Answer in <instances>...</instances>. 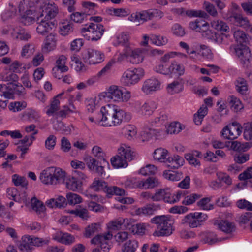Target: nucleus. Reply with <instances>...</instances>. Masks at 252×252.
I'll list each match as a JSON object with an SVG mask.
<instances>
[{"label": "nucleus", "mask_w": 252, "mask_h": 252, "mask_svg": "<svg viewBox=\"0 0 252 252\" xmlns=\"http://www.w3.org/2000/svg\"><path fill=\"white\" fill-rule=\"evenodd\" d=\"M59 32L60 35L65 36L73 32V25L70 22L65 20L59 23Z\"/></svg>", "instance_id": "nucleus-43"}, {"label": "nucleus", "mask_w": 252, "mask_h": 252, "mask_svg": "<svg viewBox=\"0 0 252 252\" xmlns=\"http://www.w3.org/2000/svg\"><path fill=\"white\" fill-rule=\"evenodd\" d=\"M0 80L13 84L18 82L19 77L16 73H14L9 67H5L0 73Z\"/></svg>", "instance_id": "nucleus-34"}, {"label": "nucleus", "mask_w": 252, "mask_h": 252, "mask_svg": "<svg viewBox=\"0 0 252 252\" xmlns=\"http://www.w3.org/2000/svg\"><path fill=\"white\" fill-rule=\"evenodd\" d=\"M53 166L44 169L40 174L39 180L47 186H53Z\"/></svg>", "instance_id": "nucleus-27"}, {"label": "nucleus", "mask_w": 252, "mask_h": 252, "mask_svg": "<svg viewBox=\"0 0 252 252\" xmlns=\"http://www.w3.org/2000/svg\"><path fill=\"white\" fill-rule=\"evenodd\" d=\"M159 183L158 180L154 177L141 180V189H152L158 186Z\"/></svg>", "instance_id": "nucleus-62"}, {"label": "nucleus", "mask_w": 252, "mask_h": 252, "mask_svg": "<svg viewBox=\"0 0 252 252\" xmlns=\"http://www.w3.org/2000/svg\"><path fill=\"white\" fill-rule=\"evenodd\" d=\"M185 163L184 158L176 154L168 157L165 164L172 169H178L182 166Z\"/></svg>", "instance_id": "nucleus-28"}, {"label": "nucleus", "mask_w": 252, "mask_h": 252, "mask_svg": "<svg viewBox=\"0 0 252 252\" xmlns=\"http://www.w3.org/2000/svg\"><path fill=\"white\" fill-rule=\"evenodd\" d=\"M227 147L230 150L245 152L252 147V142L241 143L238 141H233L228 142Z\"/></svg>", "instance_id": "nucleus-21"}, {"label": "nucleus", "mask_w": 252, "mask_h": 252, "mask_svg": "<svg viewBox=\"0 0 252 252\" xmlns=\"http://www.w3.org/2000/svg\"><path fill=\"white\" fill-rule=\"evenodd\" d=\"M180 59H186L187 56L186 54L179 52L171 51L166 53L160 58V61L163 62L168 63L169 61L175 58Z\"/></svg>", "instance_id": "nucleus-51"}, {"label": "nucleus", "mask_w": 252, "mask_h": 252, "mask_svg": "<svg viewBox=\"0 0 252 252\" xmlns=\"http://www.w3.org/2000/svg\"><path fill=\"white\" fill-rule=\"evenodd\" d=\"M7 90L5 84H0V91L2 92V94H0V107L3 109L7 107L8 99H13V92Z\"/></svg>", "instance_id": "nucleus-26"}, {"label": "nucleus", "mask_w": 252, "mask_h": 252, "mask_svg": "<svg viewBox=\"0 0 252 252\" xmlns=\"http://www.w3.org/2000/svg\"><path fill=\"white\" fill-rule=\"evenodd\" d=\"M236 56L244 67L248 68L250 66L251 53L246 45H236L235 48Z\"/></svg>", "instance_id": "nucleus-16"}, {"label": "nucleus", "mask_w": 252, "mask_h": 252, "mask_svg": "<svg viewBox=\"0 0 252 252\" xmlns=\"http://www.w3.org/2000/svg\"><path fill=\"white\" fill-rule=\"evenodd\" d=\"M113 235L110 232L103 234L97 235L91 241L92 244L99 245L102 252H109L110 249V241L112 239ZM92 252H101L99 249L95 248Z\"/></svg>", "instance_id": "nucleus-13"}, {"label": "nucleus", "mask_w": 252, "mask_h": 252, "mask_svg": "<svg viewBox=\"0 0 252 252\" xmlns=\"http://www.w3.org/2000/svg\"><path fill=\"white\" fill-rule=\"evenodd\" d=\"M77 112V110L74 103L68 102V105H64L63 108L59 111L58 115L62 117H65L68 114Z\"/></svg>", "instance_id": "nucleus-56"}, {"label": "nucleus", "mask_w": 252, "mask_h": 252, "mask_svg": "<svg viewBox=\"0 0 252 252\" xmlns=\"http://www.w3.org/2000/svg\"><path fill=\"white\" fill-rule=\"evenodd\" d=\"M227 19L234 25L241 27L246 31L252 33V24L247 17H244L241 14H235L231 16H228Z\"/></svg>", "instance_id": "nucleus-17"}, {"label": "nucleus", "mask_w": 252, "mask_h": 252, "mask_svg": "<svg viewBox=\"0 0 252 252\" xmlns=\"http://www.w3.org/2000/svg\"><path fill=\"white\" fill-rule=\"evenodd\" d=\"M38 11L36 32L39 35H45L56 27L52 20L59 14V8L54 2L44 0L39 2Z\"/></svg>", "instance_id": "nucleus-1"}, {"label": "nucleus", "mask_w": 252, "mask_h": 252, "mask_svg": "<svg viewBox=\"0 0 252 252\" xmlns=\"http://www.w3.org/2000/svg\"><path fill=\"white\" fill-rule=\"evenodd\" d=\"M185 128V126L178 122L174 121L166 126V132L168 134H177Z\"/></svg>", "instance_id": "nucleus-48"}, {"label": "nucleus", "mask_w": 252, "mask_h": 252, "mask_svg": "<svg viewBox=\"0 0 252 252\" xmlns=\"http://www.w3.org/2000/svg\"><path fill=\"white\" fill-rule=\"evenodd\" d=\"M7 91H12L13 94H16L18 95H24L26 91L24 87L19 83L14 82L7 87Z\"/></svg>", "instance_id": "nucleus-61"}, {"label": "nucleus", "mask_w": 252, "mask_h": 252, "mask_svg": "<svg viewBox=\"0 0 252 252\" xmlns=\"http://www.w3.org/2000/svg\"><path fill=\"white\" fill-rule=\"evenodd\" d=\"M128 160L117 154L111 159V162L115 168H126L128 166Z\"/></svg>", "instance_id": "nucleus-49"}, {"label": "nucleus", "mask_w": 252, "mask_h": 252, "mask_svg": "<svg viewBox=\"0 0 252 252\" xmlns=\"http://www.w3.org/2000/svg\"><path fill=\"white\" fill-rule=\"evenodd\" d=\"M137 132V127L132 124H126L121 129L122 135L129 141H133L136 138Z\"/></svg>", "instance_id": "nucleus-23"}, {"label": "nucleus", "mask_w": 252, "mask_h": 252, "mask_svg": "<svg viewBox=\"0 0 252 252\" xmlns=\"http://www.w3.org/2000/svg\"><path fill=\"white\" fill-rule=\"evenodd\" d=\"M166 89L169 94H173L181 92L183 90V85L181 82L175 81L169 84Z\"/></svg>", "instance_id": "nucleus-57"}, {"label": "nucleus", "mask_w": 252, "mask_h": 252, "mask_svg": "<svg viewBox=\"0 0 252 252\" xmlns=\"http://www.w3.org/2000/svg\"><path fill=\"white\" fill-rule=\"evenodd\" d=\"M145 75V70L142 67L129 68L122 73L120 82L125 87H131L138 84Z\"/></svg>", "instance_id": "nucleus-8"}, {"label": "nucleus", "mask_w": 252, "mask_h": 252, "mask_svg": "<svg viewBox=\"0 0 252 252\" xmlns=\"http://www.w3.org/2000/svg\"><path fill=\"white\" fill-rule=\"evenodd\" d=\"M163 87L161 80L155 77H151L143 82L141 90L144 94H150L161 90Z\"/></svg>", "instance_id": "nucleus-14"}, {"label": "nucleus", "mask_w": 252, "mask_h": 252, "mask_svg": "<svg viewBox=\"0 0 252 252\" xmlns=\"http://www.w3.org/2000/svg\"><path fill=\"white\" fill-rule=\"evenodd\" d=\"M9 68L14 73H21L29 69L30 65L16 60L10 64Z\"/></svg>", "instance_id": "nucleus-44"}, {"label": "nucleus", "mask_w": 252, "mask_h": 252, "mask_svg": "<svg viewBox=\"0 0 252 252\" xmlns=\"http://www.w3.org/2000/svg\"><path fill=\"white\" fill-rule=\"evenodd\" d=\"M150 41L153 45L157 46H162L167 44L168 39L166 36L164 35L151 34L150 35Z\"/></svg>", "instance_id": "nucleus-52"}, {"label": "nucleus", "mask_w": 252, "mask_h": 252, "mask_svg": "<svg viewBox=\"0 0 252 252\" xmlns=\"http://www.w3.org/2000/svg\"><path fill=\"white\" fill-rule=\"evenodd\" d=\"M80 178L69 176L65 179L64 183L66 188L72 191H76L80 189L82 186V180L86 179L85 175L81 173Z\"/></svg>", "instance_id": "nucleus-18"}, {"label": "nucleus", "mask_w": 252, "mask_h": 252, "mask_svg": "<svg viewBox=\"0 0 252 252\" xmlns=\"http://www.w3.org/2000/svg\"><path fill=\"white\" fill-rule=\"evenodd\" d=\"M169 74L170 76H180L185 73V67L183 65L174 61L169 65Z\"/></svg>", "instance_id": "nucleus-40"}, {"label": "nucleus", "mask_w": 252, "mask_h": 252, "mask_svg": "<svg viewBox=\"0 0 252 252\" xmlns=\"http://www.w3.org/2000/svg\"><path fill=\"white\" fill-rule=\"evenodd\" d=\"M30 206L32 211L40 218L46 216V208L44 203L37 198L33 197L30 201Z\"/></svg>", "instance_id": "nucleus-20"}, {"label": "nucleus", "mask_w": 252, "mask_h": 252, "mask_svg": "<svg viewBox=\"0 0 252 252\" xmlns=\"http://www.w3.org/2000/svg\"><path fill=\"white\" fill-rule=\"evenodd\" d=\"M57 38V34L54 32L50 33L46 36L41 47V50L43 53H49L56 49Z\"/></svg>", "instance_id": "nucleus-19"}, {"label": "nucleus", "mask_w": 252, "mask_h": 252, "mask_svg": "<svg viewBox=\"0 0 252 252\" xmlns=\"http://www.w3.org/2000/svg\"><path fill=\"white\" fill-rule=\"evenodd\" d=\"M207 219L206 214L199 212H192L185 216L181 223L190 228H194L201 226Z\"/></svg>", "instance_id": "nucleus-11"}, {"label": "nucleus", "mask_w": 252, "mask_h": 252, "mask_svg": "<svg viewBox=\"0 0 252 252\" xmlns=\"http://www.w3.org/2000/svg\"><path fill=\"white\" fill-rule=\"evenodd\" d=\"M157 108V103L153 100H147L143 104L140 101H135L132 105L133 111L145 118L151 116Z\"/></svg>", "instance_id": "nucleus-10"}, {"label": "nucleus", "mask_w": 252, "mask_h": 252, "mask_svg": "<svg viewBox=\"0 0 252 252\" xmlns=\"http://www.w3.org/2000/svg\"><path fill=\"white\" fill-rule=\"evenodd\" d=\"M66 198L67 204L70 205L74 206L83 202L82 197L80 195L73 192L67 193Z\"/></svg>", "instance_id": "nucleus-58"}, {"label": "nucleus", "mask_w": 252, "mask_h": 252, "mask_svg": "<svg viewBox=\"0 0 252 252\" xmlns=\"http://www.w3.org/2000/svg\"><path fill=\"white\" fill-rule=\"evenodd\" d=\"M228 101L231 109L234 112H237L243 109L244 106L241 101L234 96H230L228 98Z\"/></svg>", "instance_id": "nucleus-53"}, {"label": "nucleus", "mask_w": 252, "mask_h": 252, "mask_svg": "<svg viewBox=\"0 0 252 252\" xmlns=\"http://www.w3.org/2000/svg\"><path fill=\"white\" fill-rule=\"evenodd\" d=\"M118 154L127 159L128 161L133 160L135 157V154L132 148L125 144H121L120 145L118 149Z\"/></svg>", "instance_id": "nucleus-30"}, {"label": "nucleus", "mask_w": 252, "mask_h": 252, "mask_svg": "<svg viewBox=\"0 0 252 252\" xmlns=\"http://www.w3.org/2000/svg\"><path fill=\"white\" fill-rule=\"evenodd\" d=\"M145 57V50L140 47H134L132 44L124 47L122 52L119 53L117 58L118 63H122L125 60L132 64H139L143 62Z\"/></svg>", "instance_id": "nucleus-5"}, {"label": "nucleus", "mask_w": 252, "mask_h": 252, "mask_svg": "<svg viewBox=\"0 0 252 252\" xmlns=\"http://www.w3.org/2000/svg\"><path fill=\"white\" fill-rule=\"evenodd\" d=\"M156 208L154 205H149L143 207L136 209L135 210V214L140 216H151L154 214Z\"/></svg>", "instance_id": "nucleus-63"}, {"label": "nucleus", "mask_w": 252, "mask_h": 252, "mask_svg": "<svg viewBox=\"0 0 252 252\" xmlns=\"http://www.w3.org/2000/svg\"><path fill=\"white\" fill-rule=\"evenodd\" d=\"M105 31L102 24L91 23L81 29V33L87 40L95 41L102 37Z\"/></svg>", "instance_id": "nucleus-9"}, {"label": "nucleus", "mask_w": 252, "mask_h": 252, "mask_svg": "<svg viewBox=\"0 0 252 252\" xmlns=\"http://www.w3.org/2000/svg\"><path fill=\"white\" fill-rule=\"evenodd\" d=\"M104 101L107 99H110L116 102H127L132 97L131 92L127 90L125 91L117 86L113 85L110 86L105 91L101 93Z\"/></svg>", "instance_id": "nucleus-7"}, {"label": "nucleus", "mask_w": 252, "mask_h": 252, "mask_svg": "<svg viewBox=\"0 0 252 252\" xmlns=\"http://www.w3.org/2000/svg\"><path fill=\"white\" fill-rule=\"evenodd\" d=\"M16 15L17 7L12 3L10 2L1 13V16L2 20L5 21L15 17Z\"/></svg>", "instance_id": "nucleus-42"}, {"label": "nucleus", "mask_w": 252, "mask_h": 252, "mask_svg": "<svg viewBox=\"0 0 252 252\" xmlns=\"http://www.w3.org/2000/svg\"><path fill=\"white\" fill-rule=\"evenodd\" d=\"M163 177L168 180L178 181L183 178V174L179 171L165 170L163 172Z\"/></svg>", "instance_id": "nucleus-55"}, {"label": "nucleus", "mask_w": 252, "mask_h": 252, "mask_svg": "<svg viewBox=\"0 0 252 252\" xmlns=\"http://www.w3.org/2000/svg\"><path fill=\"white\" fill-rule=\"evenodd\" d=\"M138 243L135 240H129L122 247L123 252H135L138 248Z\"/></svg>", "instance_id": "nucleus-64"}, {"label": "nucleus", "mask_w": 252, "mask_h": 252, "mask_svg": "<svg viewBox=\"0 0 252 252\" xmlns=\"http://www.w3.org/2000/svg\"><path fill=\"white\" fill-rule=\"evenodd\" d=\"M150 221L157 225V229L153 234L154 236H168L174 230V220L170 215L156 216L152 218Z\"/></svg>", "instance_id": "nucleus-6"}, {"label": "nucleus", "mask_w": 252, "mask_h": 252, "mask_svg": "<svg viewBox=\"0 0 252 252\" xmlns=\"http://www.w3.org/2000/svg\"><path fill=\"white\" fill-rule=\"evenodd\" d=\"M33 5V2L28 0H23L19 3V21L25 26L33 25L37 21L39 3L36 8Z\"/></svg>", "instance_id": "nucleus-4"}, {"label": "nucleus", "mask_w": 252, "mask_h": 252, "mask_svg": "<svg viewBox=\"0 0 252 252\" xmlns=\"http://www.w3.org/2000/svg\"><path fill=\"white\" fill-rule=\"evenodd\" d=\"M129 34L126 32H122L115 35L113 42V45L116 47L121 45L125 47L126 45L130 44L129 43Z\"/></svg>", "instance_id": "nucleus-36"}, {"label": "nucleus", "mask_w": 252, "mask_h": 252, "mask_svg": "<svg viewBox=\"0 0 252 252\" xmlns=\"http://www.w3.org/2000/svg\"><path fill=\"white\" fill-rule=\"evenodd\" d=\"M168 151L165 148H158L155 150L152 154V156L154 160L165 163L167 157L168 156Z\"/></svg>", "instance_id": "nucleus-38"}, {"label": "nucleus", "mask_w": 252, "mask_h": 252, "mask_svg": "<svg viewBox=\"0 0 252 252\" xmlns=\"http://www.w3.org/2000/svg\"><path fill=\"white\" fill-rule=\"evenodd\" d=\"M88 15L83 12H74L70 15V20L75 23L81 24L87 21Z\"/></svg>", "instance_id": "nucleus-59"}, {"label": "nucleus", "mask_w": 252, "mask_h": 252, "mask_svg": "<svg viewBox=\"0 0 252 252\" xmlns=\"http://www.w3.org/2000/svg\"><path fill=\"white\" fill-rule=\"evenodd\" d=\"M101 93L99 94L94 97L89 98L85 101L87 110L90 112H93L100 103L104 101L103 97H101Z\"/></svg>", "instance_id": "nucleus-35"}, {"label": "nucleus", "mask_w": 252, "mask_h": 252, "mask_svg": "<svg viewBox=\"0 0 252 252\" xmlns=\"http://www.w3.org/2000/svg\"><path fill=\"white\" fill-rule=\"evenodd\" d=\"M157 172V168L154 165L147 164L145 166L142 167L140 169L136 171V174L143 176H147L151 175H154Z\"/></svg>", "instance_id": "nucleus-54"}, {"label": "nucleus", "mask_w": 252, "mask_h": 252, "mask_svg": "<svg viewBox=\"0 0 252 252\" xmlns=\"http://www.w3.org/2000/svg\"><path fill=\"white\" fill-rule=\"evenodd\" d=\"M214 225L225 233H232L235 230L234 223L227 220H216L214 222Z\"/></svg>", "instance_id": "nucleus-33"}, {"label": "nucleus", "mask_w": 252, "mask_h": 252, "mask_svg": "<svg viewBox=\"0 0 252 252\" xmlns=\"http://www.w3.org/2000/svg\"><path fill=\"white\" fill-rule=\"evenodd\" d=\"M64 92L58 94L50 101V104L46 107V114L48 116H53L56 114L60 109V101L59 98L61 97L64 94Z\"/></svg>", "instance_id": "nucleus-24"}, {"label": "nucleus", "mask_w": 252, "mask_h": 252, "mask_svg": "<svg viewBox=\"0 0 252 252\" xmlns=\"http://www.w3.org/2000/svg\"><path fill=\"white\" fill-rule=\"evenodd\" d=\"M243 127L237 122L229 123L225 126L220 132V135L224 139L234 140L237 139L242 132Z\"/></svg>", "instance_id": "nucleus-12"}, {"label": "nucleus", "mask_w": 252, "mask_h": 252, "mask_svg": "<svg viewBox=\"0 0 252 252\" xmlns=\"http://www.w3.org/2000/svg\"><path fill=\"white\" fill-rule=\"evenodd\" d=\"M128 20L134 23H143L150 20L149 10H143L131 14Z\"/></svg>", "instance_id": "nucleus-31"}, {"label": "nucleus", "mask_w": 252, "mask_h": 252, "mask_svg": "<svg viewBox=\"0 0 252 252\" xmlns=\"http://www.w3.org/2000/svg\"><path fill=\"white\" fill-rule=\"evenodd\" d=\"M84 62L90 64L94 65L103 62L105 55L103 52L95 49H89L83 56Z\"/></svg>", "instance_id": "nucleus-15"}, {"label": "nucleus", "mask_w": 252, "mask_h": 252, "mask_svg": "<svg viewBox=\"0 0 252 252\" xmlns=\"http://www.w3.org/2000/svg\"><path fill=\"white\" fill-rule=\"evenodd\" d=\"M67 58L64 55L60 56L56 61V67L53 68L52 72L53 76L59 79H61L62 75L61 74L57 75L56 74V71L60 70L61 72H65L68 70V67L66 65Z\"/></svg>", "instance_id": "nucleus-25"}, {"label": "nucleus", "mask_w": 252, "mask_h": 252, "mask_svg": "<svg viewBox=\"0 0 252 252\" xmlns=\"http://www.w3.org/2000/svg\"><path fill=\"white\" fill-rule=\"evenodd\" d=\"M101 229L100 223H93L89 225L85 229L84 235L86 238H90L94 233L98 232Z\"/></svg>", "instance_id": "nucleus-60"}, {"label": "nucleus", "mask_w": 252, "mask_h": 252, "mask_svg": "<svg viewBox=\"0 0 252 252\" xmlns=\"http://www.w3.org/2000/svg\"><path fill=\"white\" fill-rule=\"evenodd\" d=\"M235 89L241 94H246L248 91V85L247 81L241 77L238 78L235 81Z\"/></svg>", "instance_id": "nucleus-50"}, {"label": "nucleus", "mask_w": 252, "mask_h": 252, "mask_svg": "<svg viewBox=\"0 0 252 252\" xmlns=\"http://www.w3.org/2000/svg\"><path fill=\"white\" fill-rule=\"evenodd\" d=\"M53 239L62 244L70 245L75 242L74 236L62 231H58L53 235Z\"/></svg>", "instance_id": "nucleus-22"}, {"label": "nucleus", "mask_w": 252, "mask_h": 252, "mask_svg": "<svg viewBox=\"0 0 252 252\" xmlns=\"http://www.w3.org/2000/svg\"><path fill=\"white\" fill-rule=\"evenodd\" d=\"M40 118L39 112L32 108H28L21 114V118L25 122H38Z\"/></svg>", "instance_id": "nucleus-29"}, {"label": "nucleus", "mask_w": 252, "mask_h": 252, "mask_svg": "<svg viewBox=\"0 0 252 252\" xmlns=\"http://www.w3.org/2000/svg\"><path fill=\"white\" fill-rule=\"evenodd\" d=\"M159 132L155 129L150 128L140 132L139 139L142 142H146L152 139L156 138L159 134Z\"/></svg>", "instance_id": "nucleus-41"}, {"label": "nucleus", "mask_w": 252, "mask_h": 252, "mask_svg": "<svg viewBox=\"0 0 252 252\" xmlns=\"http://www.w3.org/2000/svg\"><path fill=\"white\" fill-rule=\"evenodd\" d=\"M11 34L13 38L23 41H27L31 38V34L20 27L13 28Z\"/></svg>", "instance_id": "nucleus-37"}, {"label": "nucleus", "mask_w": 252, "mask_h": 252, "mask_svg": "<svg viewBox=\"0 0 252 252\" xmlns=\"http://www.w3.org/2000/svg\"><path fill=\"white\" fill-rule=\"evenodd\" d=\"M211 26L214 30L220 32L221 34L217 33L210 29L209 24L205 20L196 19L189 24L190 29L201 33L202 36L212 42L221 43L223 41L222 34L229 32V26L223 21L218 19L212 21Z\"/></svg>", "instance_id": "nucleus-2"}, {"label": "nucleus", "mask_w": 252, "mask_h": 252, "mask_svg": "<svg viewBox=\"0 0 252 252\" xmlns=\"http://www.w3.org/2000/svg\"><path fill=\"white\" fill-rule=\"evenodd\" d=\"M53 186L64 183L66 178V172L62 168L53 166Z\"/></svg>", "instance_id": "nucleus-32"}, {"label": "nucleus", "mask_w": 252, "mask_h": 252, "mask_svg": "<svg viewBox=\"0 0 252 252\" xmlns=\"http://www.w3.org/2000/svg\"><path fill=\"white\" fill-rule=\"evenodd\" d=\"M18 248L21 252H32L33 247L31 243L30 235H25L22 237Z\"/></svg>", "instance_id": "nucleus-46"}, {"label": "nucleus", "mask_w": 252, "mask_h": 252, "mask_svg": "<svg viewBox=\"0 0 252 252\" xmlns=\"http://www.w3.org/2000/svg\"><path fill=\"white\" fill-rule=\"evenodd\" d=\"M196 157L201 158L202 157L201 153L198 151H194L191 153L185 155V158L190 165L195 167L199 166L200 165V162L196 158Z\"/></svg>", "instance_id": "nucleus-45"}, {"label": "nucleus", "mask_w": 252, "mask_h": 252, "mask_svg": "<svg viewBox=\"0 0 252 252\" xmlns=\"http://www.w3.org/2000/svg\"><path fill=\"white\" fill-rule=\"evenodd\" d=\"M167 193L168 195L165 196L164 202L173 204L178 202L182 197L185 196L186 193V191H179L175 194H172L169 189H167Z\"/></svg>", "instance_id": "nucleus-47"}, {"label": "nucleus", "mask_w": 252, "mask_h": 252, "mask_svg": "<svg viewBox=\"0 0 252 252\" xmlns=\"http://www.w3.org/2000/svg\"><path fill=\"white\" fill-rule=\"evenodd\" d=\"M233 37L237 43V45H246L250 40L249 36L245 32L240 30L236 29L233 31Z\"/></svg>", "instance_id": "nucleus-39"}, {"label": "nucleus", "mask_w": 252, "mask_h": 252, "mask_svg": "<svg viewBox=\"0 0 252 252\" xmlns=\"http://www.w3.org/2000/svg\"><path fill=\"white\" fill-rule=\"evenodd\" d=\"M100 112L101 115V118L91 117L88 119L90 122L104 127L120 126L126 115H129L119 106L112 104L102 106Z\"/></svg>", "instance_id": "nucleus-3"}]
</instances>
